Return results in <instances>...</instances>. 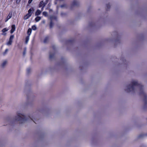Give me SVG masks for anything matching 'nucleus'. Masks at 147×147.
<instances>
[{
    "mask_svg": "<svg viewBox=\"0 0 147 147\" xmlns=\"http://www.w3.org/2000/svg\"><path fill=\"white\" fill-rule=\"evenodd\" d=\"M54 55V53H52L51 52L49 53V58L50 59H52L53 58V56Z\"/></svg>",
    "mask_w": 147,
    "mask_h": 147,
    "instance_id": "12",
    "label": "nucleus"
},
{
    "mask_svg": "<svg viewBox=\"0 0 147 147\" xmlns=\"http://www.w3.org/2000/svg\"><path fill=\"white\" fill-rule=\"evenodd\" d=\"M30 68H28L27 69V74H29L30 72Z\"/></svg>",
    "mask_w": 147,
    "mask_h": 147,
    "instance_id": "26",
    "label": "nucleus"
},
{
    "mask_svg": "<svg viewBox=\"0 0 147 147\" xmlns=\"http://www.w3.org/2000/svg\"><path fill=\"white\" fill-rule=\"evenodd\" d=\"M29 36H27L26 38V41H25V43L26 44H27L29 40Z\"/></svg>",
    "mask_w": 147,
    "mask_h": 147,
    "instance_id": "16",
    "label": "nucleus"
},
{
    "mask_svg": "<svg viewBox=\"0 0 147 147\" xmlns=\"http://www.w3.org/2000/svg\"><path fill=\"white\" fill-rule=\"evenodd\" d=\"M7 63V61H4L2 63L1 65V66L3 68L6 65Z\"/></svg>",
    "mask_w": 147,
    "mask_h": 147,
    "instance_id": "9",
    "label": "nucleus"
},
{
    "mask_svg": "<svg viewBox=\"0 0 147 147\" xmlns=\"http://www.w3.org/2000/svg\"><path fill=\"white\" fill-rule=\"evenodd\" d=\"M8 51V49H6L5 51L3 53V54L4 55H5L7 53Z\"/></svg>",
    "mask_w": 147,
    "mask_h": 147,
    "instance_id": "23",
    "label": "nucleus"
},
{
    "mask_svg": "<svg viewBox=\"0 0 147 147\" xmlns=\"http://www.w3.org/2000/svg\"><path fill=\"white\" fill-rule=\"evenodd\" d=\"M121 60L123 61V63L125 64V60L124 59V58L121 59Z\"/></svg>",
    "mask_w": 147,
    "mask_h": 147,
    "instance_id": "33",
    "label": "nucleus"
},
{
    "mask_svg": "<svg viewBox=\"0 0 147 147\" xmlns=\"http://www.w3.org/2000/svg\"><path fill=\"white\" fill-rule=\"evenodd\" d=\"M52 48L53 50V51H55V46L53 45L52 47Z\"/></svg>",
    "mask_w": 147,
    "mask_h": 147,
    "instance_id": "32",
    "label": "nucleus"
},
{
    "mask_svg": "<svg viewBox=\"0 0 147 147\" xmlns=\"http://www.w3.org/2000/svg\"><path fill=\"white\" fill-rule=\"evenodd\" d=\"M112 34V35L115 34V36H117L118 35V33L116 31L113 32Z\"/></svg>",
    "mask_w": 147,
    "mask_h": 147,
    "instance_id": "24",
    "label": "nucleus"
},
{
    "mask_svg": "<svg viewBox=\"0 0 147 147\" xmlns=\"http://www.w3.org/2000/svg\"><path fill=\"white\" fill-rule=\"evenodd\" d=\"M12 12H10L9 13L8 15L6 18V19L5 22H7L9 19H10L12 17Z\"/></svg>",
    "mask_w": 147,
    "mask_h": 147,
    "instance_id": "6",
    "label": "nucleus"
},
{
    "mask_svg": "<svg viewBox=\"0 0 147 147\" xmlns=\"http://www.w3.org/2000/svg\"><path fill=\"white\" fill-rule=\"evenodd\" d=\"M27 95V100L26 102V105H28L30 104L31 103V102H32V101L30 98H29L28 95Z\"/></svg>",
    "mask_w": 147,
    "mask_h": 147,
    "instance_id": "5",
    "label": "nucleus"
},
{
    "mask_svg": "<svg viewBox=\"0 0 147 147\" xmlns=\"http://www.w3.org/2000/svg\"><path fill=\"white\" fill-rule=\"evenodd\" d=\"M119 42V41H117V40L116 41V42Z\"/></svg>",
    "mask_w": 147,
    "mask_h": 147,
    "instance_id": "38",
    "label": "nucleus"
},
{
    "mask_svg": "<svg viewBox=\"0 0 147 147\" xmlns=\"http://www.w3.org/2000/svg\"><path fill=\"white\" fill-rule=\"evenodd\" d=\"M106 7H107V9H109L110 8V5L109 4H107L106 5Z\"/></svg>",
    "mask_w": 147,
    "mask_h": 147,
    "instance_id": "25",
    "label": "nucleus"
},
{
    "mask_svg": "<svg viewBox=\"0 0 147 147\" xmlns=\"http://www.w3.org/2000/svg\"><path fill=\"white\" fill-rule=\"evenodd\" d=\"M69 42H71V40H69Z\"/></svg>",
    "mask_w": 147,
    "mask_h": 147,
    "instance_id": "40",
    "label": "nucleus"
},
{
    "mask_svg": "<svg viewBox=\"0 0 147 147\" xmlns=\"http://www.w3.org/2000/svg\"><path fill=\"white\" fill-rule=\"evenodd\" d=\"M67 15V14L66 13L62 12L61 13V16L62 17H64L66 16Z\"/></svg>",
    "mask_w": 147,
    "mask_h": 147,
    "instance_id": "21",
    "label": "nucleus"
},
{
    "mask_svg": "<svg viewBox=\"0 0 147 147\" xmlns=\"http://www.w3.org/2000/svg\"><path fill=\"white\" fill-rule=\"evenodd\" d=\"M12 43V42H11V41L9 40V41L7 42V45H11Z\"/></svg>",
    "mask_w": 147,
    "mask_h": 147,
    "instance_id": "28",
    "label": "nucleus"
},
{
    "mask_svg": "<svg viewBox=\"0 0 147 147\" xmlns=\"http://www.w3.org/2000/svg\"><path fill=\"white\" fill-rule=\"evenodd\" d=\"M42 7L41 9H42V10L43 8V6H42Z\"/></svg>",
    "mask_w": 147,
    "mask_h": 147,
    "instance_id": "39",
    "label": "nucleus"
},
{
    "mask_svg": "<svg viewBox=\"0 0 147 147\" xmlns=\"http://www.w3.org/2000/svg\"><path fill=\"white\" fill-rule=\"evenodd\" d=\"M21 0H16V3L17 4H18L19 3Z\"/></svg>",
    "mask_w": 147,
    "mask_h": 147,
    "instance_id": "31",
    "label": "nucleus"
},
{
    "mask_svg": "<svg viewBox=\"0 0 147 147\" xmlns=\"http://www.w3.org/2000/svg\"><path fill=\"white\" fill-rule=\"evenodd\" d=\"M41 19V18L40 16H37L35 18V20L36 22H38Z\"/></svg>",
    "mask_w": 147,
    "mask_h": 147,
    "instance_id": "14",
    "label": "nucleus"
},
{
    "mask_svg": "<svg viewBox=\"0 0 147 147\" xmlns=\"http://www.w3.org/2000/svg\"><path fill=\"white\" fill-rule=\"evenodd\" d=\"M42 113V110H37L36 112L33 113L31 115H29L27 118L23 114L17 112V115L15 118V121H18L19 123H22L26 121H32L35 123H37L36 120L38 119V113Z\"/></svg>",
    "mask_w": 147,
    "mask_h": 147,
    "instance_id": "2",
    "label": "nucleus"
},
{
    "mask_svg": "<svg viewBox=\"0 0 147 147\" xmlns=\"http://www.w3.org/2000/svg\"><path fill=\"white\" fill-rule=\"evenodd\" d=\"M6 34V33H3L2 34V35H5Z\"/></svg>",
    "mask_w": 147,
    "mask_h": 147,
    "instance_id": "37",
    "label": "nucleus"
},
{
    "mask_svg": "<svg viewBox=\"0 0 147 147\" xmlns=\"http://www.w3.org/2000/svg\"><path fill=\"white\" fill-rule=\"evenodd\" d=\"M8 30V29L7 28H5L2 30V32L3 33H5V32L7 31Z\"/></svg>",
    "mask_w": 147,
    "mask_h": 147,
    "instance_id": "18",
    "label": "nucleus"
},
{
    "mask_svg": "<svg viewBox=\"0 0 147 147\" xmlns=\"http://www.w3.org/2000/svg\"><path fill=\"white\" fill-rule=\"evenodd\" d=\"M32 29L34 30H36L37 28L36 26L35 25L32 26Z\"/></svg>",
    "mask_w": 147,
    "mask_h": 147,
    "instance_id": "22",
    "label": "nucleus"
},
{
    "mask_svg": "<svg viewBox=\"0 0 147 147\" xmlns=\"http://www.w3.org/2000/svg\"><path fill=\"white\" fill-rule=\"evenodd\" d=\"M127 92H136L139 91V94L143 97V101L144 103V108L147 109V96L143 90V86L138 82V81L135 80H132L130 84L127 86L125 89Z\"/></svg>",
    "mask_w": 147,
    "mask_h": 147,
    "instance_id": "1",
    "label": "nucleus"
},
{
    "mask_svg": "<svg viewBox=\"0 0 147 147\" xmlns=\"http://www.w3.org/2000/svg\"><path fill=\"white\" fill-rule=\"evenodd\" d=\"M49 39V37L47 36L46 37L44 40V42L45 43H47Z\"/></svg>",
    "mask_w": 147,
    "mask_h": 147,
    "instance_id": "19",
    "label": "nucleus"
},
{
    "mask_svg": "<svg viewBox=\"0 0 147 147\" xmlns=\"http://www.w3.org/2000/svg\"><path fill=\"white\" fill-rule=\"evenodd\" d=\"M145 136H146L145 134H141L138 136V138H143Z\"/></svg>",
    "mask_w": 147,
    "mask_h": 147,
    "instance_id": "20",
    "label": "nucleus"
},
{
    "mask_svg": "<svg viewBox=\"0 0 147 147\" xmlns=\"http://www.w3.org/2000/svg\"><path fill=\"white\" fill-rule=\"evenodd\" d=\"M34 11V8L33 7L30 9L28 11V13L29 15H31V16L32 15V13Z\"/></svg>",
    "mask_w": 147,
    "mask_h": 147,
    "instance_id": "8",
    "label": "nucleus"
},
{
    "mask_svg": "<svg viewBox=\"0 0 147 147\" xmlns=\"http://www.w3.org/2000/svg\"><path fill=\"white\" fill-rule=\"evenodd\" d=\"M65 5H61V8H63L65 7Z\"/></svg>",
    "mask_w": 147,
    "mask_h": 147,
    "instance_id": "34",
    "label": "nucleus"
},
{
    "mask_svg": "<svg viewBox=\"0 0 147 147\" xmlns=\"http://www.w3.org/2000/svg\"><path fill=\"white\" fill-rule=\"evenodd\" d=\"M32 0H29L28 1V3L29 4L30 3L32 2Z\"/></svg>",
    "mask_w": 147,
    "mask_h": 147,
    "instance_id": "36",
    "label": "nucleus"
},
{
    "mask_svg": "<svg viewBox=\"0 0 147 147\" xmlns=\"http://www.w3.org/2000/svg\"><path fill=\"white\" fill-rule=\"evenodd\" d=\"M43 1H41L39 4V7H42V6H43Z\"/></svg>",
    "mask_w": 147,
    "mask_h": 147,
    "instance_id": "17",
    "label": "nucleus"
},
{
    "mask_svg": "<svg viewBox=\"0 0 147 147\" xmlns=\"http://www.w3.org/2000/svg\"><path fill=\"white\" fill-rule=\"evenodd\" d=\"M16 29L15 25H13L11 26V30L10 33L11 34H12L15 31Z\"/></svg>",
    "mask_w": 147,
    "mask_h": 147,
    "instance_id": "7",
    "label": "nucleus"
},
{
    "mask_svg": "<svg viewBox=\"0 0 147 147\" xmlns=\"http://www.w3.org/2000/svg\"><path fill=\"white\" fill-rule=\"evenodd\" d=\"M32 32V29L29 28L28 29L27 31L28 36H30Z\"/></svg>",
    "mask_w": 147,
    "mask_h": 147,
    "instance_id": "13",
    "label": "nucleus"
},
{
    "mask_svg": "<svg viewBox=\"0 0 147 147\" xmlns=\"http://www.w3.org/2000/svg\"><path fill=\"white\" fill-rule=\"evenodd\" d=\"M26 48H25L24 49V50L23 51V56H25L26 54Z\"/></svg>",
    "mask_w": 147,
    "mask_h": 147,
    "instance_id": "29",
    "label": "nucleus"
},
{
    "mask_svg": "<svg viewBox=\"0 0 147 147\" xmlns=\"http://www.w3.org/2000/svg\"><path fill=\"white\" fill-rule=\"evenodd\" d=\"M46 4H47L46 3H43V8H44V7L45 6V5H46Z\"/></svg>",
    "mask_w": 147,
    "mask_h": 147,
    "instance_id": "35",
    "label": "nucleus"
},
{
    "mask_svg": "<svg viewBox=\"0 0 147 147\" xmlns=\"http://www.w3.org/2000/svg\"><path fill=\"white\" fill-rule=\"evenodd\" d=\"M79 4L80 3L79 1L76 0H74L72 3V5L74 6H78Z\"/></svg>",
    "mask_w": 147,
    "mask_h": 147,
    "instance_id": "4",
    "label": "nucleus"
},
{
    "mask_svg": "<svg viewBox=\"0 0 147 147\" xmlns=\"http://www.w3.org/2000/svg\"><path fill=\"white\" fill-rule=\"evenodd\" d=\"M43 15L46 16L47 14V13L46 11H44L42 13Z\"/></svg>",
    "mask_w": 147,
    "mask_h": 147,
    "instance_id": "30",
    "label": "nucleus"
},
{
    "mask_svg": "<svg viewBox=\"0 0 147 147\" xmlns=\"http://www.w3.org/2000/svg\"><path fill=\"white\" fill-rule=\"evenodd\" d=\"M31 16V15H29V14L28 13L24 16V19L25 20H27Z\"/></svg>",
    "mask_w": 147,
    "mask_h": 147,
    "instance_id": "11",
    "label": "nucleus"
},
{
    "mask_svg": "<svg viewBox=\"0 0 147 147\" xmlns=\"http://www.w3.org/2000/svg\"><path fill=\"white\" fill-rule=\"evenodd\" d=\"M94 25V24L93 22H91L89 23V26H93Z\"/></svg>",
    "mask_w": 147,
    "mask_h": 147,
    "instance_id": "27",
    "label": "nucleus"
},
{
    "mask_svg": "<svg viewBox=\"0 0 147 147\" xmlns=\"http://www.w3.org/2000/svg\"><path fill=\"white\" fill-rule=\"evenodd\" d=\"M81 69H82V68H81Z\"/></svg>",
    "mask_w": 147,
    "mask_h": 147,
    "instance_id": "41",
    "label": "nucleus"
},
{
    "mask_svg": "<svg viewBox=\"0 0 147 147\" xmlns=\"http://www.w3.org/2000/svg\"><path fill=\"white\" fill-rule=\"evenodd\" d=\"M56 17L55 16H53L50 18L51 22L50 24V28H51L53 27V24L52 22V20L53 19L56 20Z\"/></svg>",
    "mask_w": 147,
    "mask_h": 147,
    "instance_id": "3",
    "label": "nucleus"
},
{
    "mask_svg": "<svg viewBox=\"0 0 147 147\" xmlns=\"http://www.w3.org/2000/svg\"><path fill=\"white\" fill-rule=\"evenodd\" d=\"M14 37V36L13 35H11L10 36V38H9V40L11 41V42H12L13 40V39Z\"/></svg>",
    "mask_w": 147,
    "mask_h": 147,
    "instance_id": "15",
    "label": "nucleus"
},
{
    "mask_svg": "<svg viewBox=\"0 0 147 147\" xmlns=\"http://www.w3.org/2000/svg\"><path fill=\"white\" fill-rule=\"evenodd\" d=\"M41 12V11L37 9L36 12L35 16H37L40 15V14Z\"/></svg>",
    "mask_w": 147,
    "mask_h": 147,
    "instance_id": "10",
    "label": "nucleus"
}]
</instances>
